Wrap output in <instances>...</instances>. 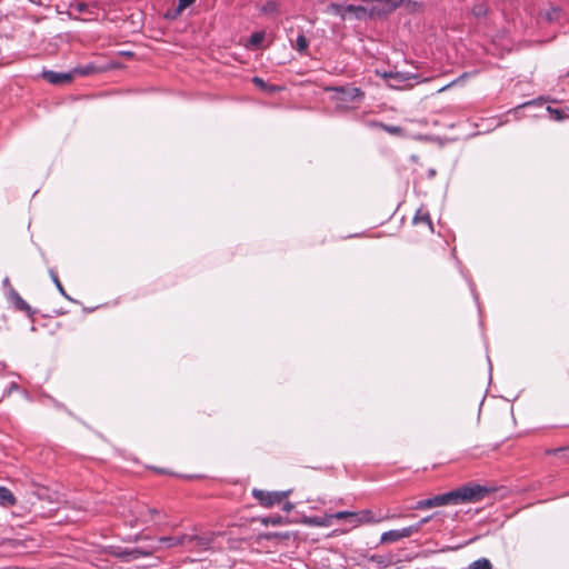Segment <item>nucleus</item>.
Segmentation results:
<instances>
[{"label":"nucleus","mask_w":569,"mask_h":569,"mask_svg":"<svg viewBox=\"0 0 569 569\" xmlns=\"http://www.w3.org/2000/svg\"><path fill=\"white\" fill-rule=\"evenodd\" d=\"M490 490L487 487L470 482L449 492L419 500L413 509L426 510L441 506L478 502L486 498Z\"/></svg>","instance_id":"obj_1"},{"label":"nucleus","mask_w":569,"mask_h":569,"mask_svg":"<svg viewBox=\"0 0 569 569\" xmlns=\"http://www.w3.org/2000/svg\"><path fill=\"white\" fill-rule=\"evenodd\" d=\"M291 493V490H284V491H267L262 489H252V496L253 498L259 502L260 506L264 508H271L276 505L281 503L284 501L289 495Z\"/></svg>","instance_id":"obj_2"},{"label":"nucleus","mask_w":569,"mask_h":569,"mask_svg":"<svg viewBox=\"0 0 569 569\" xmlns=\"http://www.w3.org/2000/svg\"><path fill=\"white\" fill-rule=\"evenodd\" d=\"M159 547L151 548H121V547H112L110 555L122 559L123 561H132L143 557L152 556Z\"/></svg>","instance_id":"obj_3"},{"label":"nucleus","mask_w":569,"mask_h":569,"mask_svg":"<svg viewBox=\"0 0 569 569\" xmlns=\"http://www.w3.org/2000/svg\"><path fill=\"white\" fill-rule=\"evenodd\" d=\"M92 68L76 69L73 72H56L51 70H44L42 78L53 86H64L72 82L74 74H89Z\"/></svg>","instance_id":"obj_4"},{"label":"nucleus","mask_w":569,"mask_h":569,"mask_svg":"<svg viewBox=\"0 0 569 569\" xmlns=\"http://www.w3.org/2000/svg\"><path fill=\"white\" fill-rule=\"evenodd\" d=\"M218 535L212 531L189 535V539H187L188 546L191 547V550L207 551L211 548Z\"/></svg>","instance_id":"obj_5"},{"label":"nucleus","mask_w":569,"mask_h":569,"mask_svg":"<svg viewBox=\"0 0 569 569\" xmlns=\"http://www.w3.org/2000/svg\"><path fill=\"white\" fill-rule=\"evenodd\" d=\"M326 91L336 92L337 96L335 98L343 102H352L365 96L363 91L356 87H328Z\"/></svg>","instance_id":"obj_6"},{"label":"nucleus","mask_w":569,"mask_h":569,"mask_svg":"<svg viewBox=\"0 0 569 569\" xmlns=\"http://www.w3.org/2000/svg\"><path fill=\"white\" fill-rule=\"evenodd\" d=\"M376 4L372 6L371 12L386 16L395 11L397 8L409 4L411 0H375Z\"/></svg>","instance_id":"obj_7"},{"label":"nucleus","mask_w":569,"mask_h":569,"mask_svg":"<svg viewBox=\"0 0 569 569\" xmlns=\"http://www.w3.org/2000/svg\"><path fill=\"white\" fill-rule=\"evenodd\" d=\"M8 300L13 305L16 310L24 312L29 318H32L34 311L31 309L30 305L26 302L22 297L12 288L8 290Z\"/></svg>","instance_id":"obj_8"},{"label":"nucleus","mask_w":569,"mask_h":569,"mask_svg":"<svg viewBox=\"0 0 569 569\" xmlns=\"http://www.w3.org/2000/svg\"><path fill=\"white\" fill-rule=\"evenodd\" d=\"M416 529L417 528L406 527V528H402L399 530L386 531L380 537V543H390V542L399 541L403 538H409L410 536H412L415 533Z\"/></svg>","instance_id":"obj_9"},{"label":"nucleus","mask_w":569,"mask_h":569,"mask_svg":"<svg viewBox=\"0 0 569 569\" xmlns=\"http://www.w3.org/2000/svg\"><path fill=\"white\" fill-rule=\"evenodd\" d=\"M355 518H357V523H379L383 520H388L393 518L392 515L377 516L370 509H365L358 512H355Z\"/></svg>","instance_id":"obj_10"},{"label":"nucleus","mask_w":569,"mask_h":569,"mask_svg":"<svg viewBox=\"0 0 569 569\" xmlns=\"http://www.w3.org/2000/svg\"><path fill=\"white\" fill-rule=\"evenodd\" d=\"M369 562H372L376 566V569H385L395 563V557L392 553L387 555H372L369 557H365ZM370 569V568H368Z\"/></svg>","instance_id":"obj_11"},{"label":"nucleus","mask_w":569,"mask_h":569,"mask_svg":"<svg viewBox=\"0 0 569 569\" xmlns=\"http://www.w3.org/2000/svg\"><path fill=\"white\" fill-rule=\"evenodd\" d=\"M189 533H184L181 536H168L159 538V543L164 545L167 548H172L177 546H188Z\"/></svg>","instance_id":"obj_12"},{"label":"nucleus","mask_w":569,"mask_h":569,"mask_svg":"<svg viewBox=\"0 0 569 569\" xmlns=\"http://www.w3.org/2000/svg\"><path fill=\"white\" fill-rule=\"evenodd\" d=\"M489 11L487 0H476L471 8V14L478 20L487 18Z\"/></svg>","instance_id":"obj_13"},{"label":"nucleus","mask_w":569,"mask_h":569,"mask_svg":"<svg viewBox=\"0 0 569 569\" xmlns=\"http://www.w3.org/2000/svg\"><path fill=\"white\" fill-rule=\"evenodd\" d=\"M305 525L315 526V527H328L332 523L330 515L326 517H306L302 521Z\"/></svg>","instance_id":"obj_14"},{"label":"nucleus","mask_w":569,"mask_h":569,"mask_svg":"<svg viewBox=\"0 0 569 569\" xmlns=\"http://www.w3.org/2000/svg\"><path fill=\"white\" fill-rule=\"evenodd\" d=\"M252 82H253V84H254L257 88H259L260 90H262V91H264V92H267V93H269V94L276 93V92H278V91H280V90H281V88H280V87L274 86V84H269V83H267V82H266L262 78H260V77H253V78H252Z\"/></svg>","instance_id":"obj_15"},{"label":"nucleus","mask_w":569,"mask_h":569,"mask_svg":"<svg viewBox=\"0 0 569 569\" xmlns=\"http://www.w3.org/2000/svg\"><path fill=\"white\" fill-rule=\"evenodd\" d=\"M194 2H196V0H179L178 7L176 9H173L172 11H168L166 13V17L170 18V19H176L177 17H179L182 13V11L184 9H187Z\"/></svg>","instance_id":"obj_16"},{"label":"nucleus","mask_w":569,"mask_h":569,"mask_svg":"<svg viewBox=\"0 0 569 569\" xmlns=\"http://www.w3.org/2000/svg\"><path fill=\"white\" fill-rule=\"evenodd\" d=\"M371 126L376 127V128H380V129L385 130L386 132L393 134V136H403V133H405V130L398 126H390V124H386V123L377 122V121L372 122Z\"/></svg>","instance_id":"obj_17"},{"label":"nucleus","mask_w":569,"mask_h":569,"mask_svg":"<svg viewBox=\"0 0 569 569\" xmlns=\"http://www.w3.org/2000/svg\"><path fill=\"white\" fill-rule=\"evenodd\" d=\"M0 502L4 506H13L16 503L13 493L6 487H0Z\"/></svg>","instance_id":"obj_18"},{"label":"nucleus","mask_w":569,"mask_h":569,"mask_svg":"<svg viewBox=\"0 0 569 569\" xmlns=\"http://www.w3.org/2000/svg\"><path fill=\"white\" fill-rule=\"evenodd\" d=\"M420 222L428 224L430 230L433 229L432 222H431V219H430V216L428 212H422L421 210L417 211L416 216L413 217V223L418 224Z\"/></svg>","instance_id":"obj_19"},{"label":"nucleus","mask_w":569,"mask_h":569,"mask_svg":"<svg viewBox=\"0 0 569 569\" xmlns=\"http://www.w3.org/2000/svg\"><path fill=\"white\" fill-rule=\"evenodd\" d=\"M547 455L556 456L560 459L567 460L569 458V446L559 447L555 449H548L546 451Z\"/></svg>","instance_id":"obj_20"},{"label":"nucleus","mask_w":569,"mask_h":569,"mask_svg":"<svg viewBox=\"0 0 569 569\" xmlns=\"http://www.w3.org/2000/svg\"><path fill=\"white\" fill-rule=\"evenodd\" d=\"M261 523L264 525V526H280V525H284L287 523V521L284 520L283 517L281 516H269V517H264V518H261Z\"/></svg>","instance_id":"obj_21"},{"label":"nucleus","mask_w":569,"mask_h":569,"mask_svg":"<svg viewBox=\"0 0 569 569\" xmlns=\"http://www.w3.org/2000/svg\"><path fill=\"white\" fill-rule=\"evenodd\" d=\"M492 563L487 558H480L468 566V569H492Z\"/></svg>","instance_id":"obj_22"},{"label":"nucleus","mask_w":569,"mask_h":569,"mask_svg":"<svg viewBox=\"0 0 569 569\" xmlns=\"http://www.w3.org/2000/svg\"><path fill=\"white\" fill-rule=\"evenodd\" d=\"M278 8L279 4L276 1L270 0L260 8V11L264 14H272L278 12Z\"/></svg>","instance_id":"obj_23"},{"label":"nucleus","mask_w":569,"mask_h":569,"mask_svg":"<svg viewBox=\"0 0 569 569\" xmlns=\"http://www.w3.org/2000/svg\"><path fill=\"white\" fill-rule=\"evenodd\" d=\"M308 46H309L308 39L303 34L298 36V38L296 40V49L300 53H306Z\"/></svg>","instance_id":"obj_24"},{"label":"nucleus","mask_w":569,"mask_h":569,"mask_svg":"<svg viewBox=\"0 0 569 569\" xmlns=\"http://www.w3.org/2000/svg\"><path fill=\"white\" fill-rule=\"evenodd\" d=\"M327 11L335 16H340L342 19L346 18V14L343 12V7L337 3H331L328 6Z\"/></svg>","instance_id":"obj_25"},{"label":"nucleus","mask_w":569,"mask_h":569,"mask_svg":"<svg viewBox=\"0 0 569 569\" xmlns=\"http://www.w3.org/2000/svg\"><path fill=\"white\" fill-rule=\"evenodd\" d=\"M50 276H51L52 281L54 282L57 289L60 291V293L62 296H64L66 298L70 299L69 296L66 293L64 288H63L62 283L60 282L57 273L53 270H51Z\"/></svg>","instance_id":"obj_26"},{"label":"nucleus","mask_w":569,"mask_h":569,"mask_svg":"<svg viewBox=\"0 0 569 569\" xmlns=\"http://www.w3.org/2000/svg\"><path fill=\"white\" fill-rule=\"evenodd\" d=\"M343 12L355 13L357 17H360V13H365L366 9L363 7H357V6H347L343 7Z\"/></svg>","instance_id":"obj_27"},{"label":"nucleus","mask_w":569,"mask_h":569,"mask_svg":"<svg viewBox=\"0 0 569 569\" xmlns=\"http://www.w3.org/2000/svg\"><path fill=\"white\" fill-rule=\"evenodd\" d=\"M331 520L332 519H349L355 518V512L352 511H338L336 513L330 515Z\"/></svg>","instance_id":"obj_28"},{"label":"nucleus","mask_w":569,"mask_h":569,"mask_svg":"<svg viewBox=\"0 0 569 569\" xmlns=\"http://www.w3.org/2000/svg\"><path fill=\"white\" fill-rule=\"evenodd\" d=\"M431 517H425L422 518L419 522L415 523V525H411L409 526V528H417L415 530V533L419 532L421 530V528L423 527V525H426L427 522H429Z\"/></svg>","instance_id":"obj_29"},{"label":"nucleus","mask_w":569,"mask_h":569,"mask_svg":"<svg viewBox=\"0 0 569 569\" xmlns=\"http://www.w3.org/2000/svg\"><path fill=\"white\" fill-rule=\"evenodd\" d=\"M262 39H263V34H262V33H259V32L253 33V34L251 36V42H252V43H254V44L260 43V42L262 41Z\"/></svg>","instance_id":"obj_30"},{"label":"nucleus","mask_w":569,"mask_h":569,"mask_svg":"<svg viewBox=\"0 0 569 569\" xmlns=\"http://www.w3.org/2000/svg\"><path fill=\"white\" fill-rule=\"evenodd\" d=\"M559 17V10L552 9L551 12L547 13V20L552 21L553 19H557Z\"/></svg>","instance_id":"obj_31"},{"label":"nucleus","mask_w":569,"mask_h":569,"mask_svg":"<svg viewBox=\"0 0 569 569\" xmlns=\"http://www.w3.org/2000/svg\"><path fill=\"white\" fill-rule=\"evenodd\" d=\"M548 111L555 116V118L557 120H561L563 117H562V112L558 109H551L550 107L548 108Z\"/></svg>","instance_id":"obj_32"},{"label":"nucleus","mask_w":569,"mask_h":569,"mask_svg":"<svg viewBox=\"0 0 569 569\" xmlns=\"http://www.w3.org/2000/svg\"><path fill=\"white\" fill-rule=\"evenodd\" d=\"M295 508V505L290 501H284L282 505V510L286 512H290Z\"/></svg>","instance_id":"obj_33"},{"label":"nucleus","mask_w":569,"mask_h":569,"mask_svg":"<svg viewBox=\"0 0 569 569\" xmlns=\"http://www.w3.org/2000/svg\"><path fill=\"white\" fill-rule=\"evenodd\" d=\"M2 284L4 288H8V290H10V287H12L8 277L3 279Z\"/></svg>","instance_id":"obj_34"},{"label":"nucleus","mask_w":569,"mask_h":569,"mask_svg":"<svg viewBox=\"0 0 569 569\" xmlns=\"http://www.w3.org/2000/svg\"><path fill=\"white\" fill-rule=\"evenodd\" d=\"M147 511L150 513V516L152 517L153 515H156L158 511L153 508H148Z\"/></svg>","instance_id":"obj_35"},{"label":"nucleus","mask_w":569,"mask_h":569,"mask_svg":"<svg viewBox=\"0 0 569 569\" xmlns=\"http://www.w3.org/2000/svg\"><path fill=\"white\" fill-rule=\"evenodd\" d=\"M349 520L353 525V527H357L360 525V523H357V518H349Z\"/></svg>","instance_id":"obj_36"},{"label":"nucleus","mask_w":569,"mask_h":569,"mask_svg":"<svg viewBox=\"0 0 569 569\" xmlns=\"http://www.w3.org/2000/svg\"><path fill=\"white\" fill-rule=\"evenodd\" d=\"M84 7H86V4H83V3L79 4V11H83Z\"/></svg>","instance_id":"obj_37"}]
</instances>
